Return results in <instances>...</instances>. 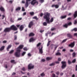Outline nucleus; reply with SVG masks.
<instances>
[{"label": "nucleus", "mask_w": 77, "mask_h": 77, "mask_svg": "<svg viewBox=\"0 0 77 77\" xmlns=\"http://www.w3.org/2000/svg\"><path fill=\"white\" fill-rule=\"evenodd\" d=\"M58 46L57 45L56 47H55L54 50H56V48H57Z\"/></svg>", "instance_id": "nucleus-63"}, {"label": "nucleus", "mask_w": 77, "mask_h": 77, "mask_svg": "<svg viewBox=\"0 0 77 77\" xmlns=\"http://www.w3.org/2000/svg\"><path fill=\"white\" fill-rule=\"evenodd\" d=\"M14 50H12L9 52V53H10V54H12L13 53H14Z\"/></svg>", "instance_id": "nucleus-36"}, {"label": "nucleus", "mask_w": 77, "mask_h": 77, "mask_svg": "<svg viewBox=\"0 0 77 77\" xmlns=\"http://www.w3.org/2000/svg\"><path fill=\"white\" fill-rule=\"evenodd\" d=\"M42 62H45V59H42Z\"/></svg>", "instance_id": "nucleus-60"}, {"label": "nucleus", "mask_w": 77, "mask_h": 77, "mask_svg": "<svg viewBox=\"0 0 77 77\" xmlns=\"http://www.w3.org/2000/svg\"><path fill=\"white\" fill-rule=\"evenodd\" d=\"M5 46H2L0 48V51H2V50H3L4 49H5Z\"/></svg>", "instance_id": "nucleus-25"}, {"label": "nucleus", "mask_w": 77, "mask_h": 77, "mask_svg": "<svg viewBox=\"0 0 77 77\" xmlns=\"http://www.w3.org/2000/svg\"><path fill=\"white\" fill-rule=\"evenodd\" d=\"M23 49L25 51H27V48H24Z\"/></svg>", "instance_id": "nucleus-53"}, {"label": "nucleus", "mask_w": 77, "mask_h": 77, "mask_svg": "<svg viewBox=\"0 0 77 77\" xmlns=\"http://www.w3.org/2000/svg\"><path fill=\"white\" fill-rule=\"evenodd\" d=\"M28 56L29 57H31V56H32V54H31L30 53H29L28 54Z\"/></svg>", "instance_id": "nucleus-42"}, {"label": "nucleus", "mask_w": 77, "mask_h": 77, "mask_svg": "<svg viewBox=\"0 0 77 77\" xmlns=\"http://www.w3.org/2000/svg\"><path fill=\"white\" fill-rule=\"evenodd\" d=\"M75 31V32H77V28H74L72 30V31Z\"/></svg>", "instance_id": "nucleus-31"}, {"label": "nucleus", "mask_w": 77, "mask_h": 77, "mask_svg": "<svg viewBox=\"0 0 77 77\" xmlns=\"http://www.w3.org/2000/svg\"><path fill=\"white\" fill-rule=\"evenodd\" d=\"M74 51V50L72 49H70V52H73Z\"/></svg>", "instance_id": "nucleus-59"}, {"label": "nucleus", "mask_w": 77, "mask_h": 77, "mask_svg": "<svg viewBox=\"0 0 77 77\" xmlns=\"http://www.w3.org/2000/svg\"><path fill=\"white\" fill-rule=\"evenodd\" d=\"M48 32H47L45 33V35L46 36H48Z\"/></svg>", "instance_id": "nucleus-61"}, {"label": "nucleus", "mask_w": 77, "mask_h": 77, "mask_svg": "<svg viewBox=\"0 0 77 77\" xmlns=\"http://www.w3.org/2000/svg\"><path fill=\"white\" fill-rule=\"evenodd\" d=\"M11 47H12V45H9L7 48V50L8 51H9V49L11 48Z\"/></svg>", "instance_id": "nucleus-13"}, {"label": "nucleus", "mask_w": 77, "mask_h": 77, "mask_svg": "<svg viewBox=\"0 0 77 77\" xmlns=\"http://www.w3.org/2000/svg\"><path fill=\"white\" fill-rule=\"evenodd\" d=\"M52 59L53 57H48L46 58V60H52Z\"/></svg>", "instance_id": "nucleus-14"}, {"label": "nucleus", "mask_w": 77, "mask_h": 77, "mask_svg": "<svg viewBox=\"0 0 77 77\" xmlns=\"http://www.w3.org/2000/svg\"><path fill=\"white\" fill-rule=\"evenodd\" d=\"M15 44L17 45H19V44H20V43L19 42H16Z\"/></svg>", "instance_id": "nucleus-46"}, {"label": "nucleus", "mask_w": 77, "mask_h": 77, "mask_svg": "<svg viewBox=\"0 0 77 77\" xmlns=\"http://www.w3.org/2000/svg\"><path fill=\"white\" fill-rule=\"evenodd\" d=\"M0 11H2V12H5V9L4 8H3V7H1L0 8Z\"/></svg>", "instance_id": "nucleus-17"}, {"label": "nucleus", "mask_w": 77, "mask_h": 77, "mask_svg": "<svg viewBox=\"0 0 77 77\" xmlns=\"http://www.w3.org/2000/svg\"><path fill=\"white\" fill-rule=\"evenodd\" d=\"M40 16L41 17H42V16H43V14L42 13H41V14H40Z\"/></svg>", "instance_id": "nucleus-57"}, {"label": "nucleus", "mask_w": 77, "mask_h": 77, "mask_svg": "<svg viewBox=\"0 0 77 77\" xmlns=\"http://www.w3.org/2000/svg\"><path fill=\"white\" fill-rule=\"evenodd\" d=\"M52 77H56V75H55V74L53 73L52 74Z\"/></svg>", "instance_id": "nucleus-51"}, {"label": "nucleus", "mask_w": 77, "mask_h": 77, "mask_svg": "<svg viewBox=\"0 0 77 77\" xmlns=\"http://www.w3.org/2000/svg\"><path fill=\"white\" fill-rule=\"evenodd\" d=\"M32 19H35V20H36L37 21L38 20V18L36 16H34V17H33Z\"/></svg>", "instance_id": "nucleus-28"}, {"label": "nucleus", "mask_w": 77, "mask_h": 77, "mask_svg": "<svg viewBox=\"0 0 77 77\" xmlns=\"http://www.w3.org/2000/svg\"><path fill=\"white\" fill-rule=\"evenodd\" d=\"M43 26H47V23L46 22H44L43 23Z\"/></svg>", "instance_id": "nucleus-30"}, {"label": "nucleus", "mask_w": 77, "mask_h": 77, "mask_svg": "<svg viewBox=\"0 0 77 77\" xmlns=\"http://www.w3.org/2000/svg\"><path fill=\"white\" fill-rule=\"evenodd\" d=\"M54 65H55V63H53L51 64H50L49 66H53Z\"/></svg>", "instance_id": "nucleus-41"}, {"label": "nucleus", "mask_w": 77, "mask_h": 77, "mask_svg": "<svg viewBox=\"0 0 77 77\" xmlns=\"http://www.w3.org/2000/svg\"><path fill=\"white\" fill-rule=\"evenodd\" d=\"M36 3H37V5L38 4V2L36 1V0H33L31 3V4L32 5H35Z\"/></svg>", "instance_id": "nucleus-7"}, {"label": "nucleus", "mask_w": 77, "mask_h": 77, "mask_svg": "<svg viewBox=\"0 0 77 77\" xmlns=\"http://www.w3.org/2000/svg\"><path fill=\"white\" fill-rule=\"evenodd\" d=\"M68 24H66L63 25V27H65L66 28H67L68 27Z\"/></svg>", "instance_id": "nucleus-29"}, {"label": "nucleus", "mask_w": 77, "mask_h": 77, "mask_svg": "<svg viewBox=\"0 0 77 77\" xmlns=\"http://www.w3.org/2000/svg\"><path fill=\"white\" fill-rule=\"evenodd\" d=\"M66 18V15H65V16H61V17H60V18L61 19H64L65 18Z\"/></svg>", "instance_id": "nucleus-18"}, {"label": "nucleus", "mask_w": 77, "mask_h": 77, "mask_svg": "<svg viewBox=\"0 0 77 77\" xmlns=\"http://www.w3.org/2000/svg\"><path fill=\"white\" fill-rule=\"evenodd\" d=\"M58 61H61V58H58Z\"/></svg>", "instance_id": "nucleus-56"}, {"label": "nucleus", "mask_w": 77, "mask_h": 77, "mask_svg": "<svg viewBox=\"0 0 77 77\" xmlns=\"http://www.w3.org/2000/svg\"><path fill=\"white\" fill-rule=\"evenodd\" d=\"M71 20V17H69L67 19V20Z\"/></svg>", "instance_id": "nucleus-54"}, {"label": "nucleus", "mask_w": 77, "mask_h": 77, "mask_svg": "<svg viewBox=\"0 0 77 77\" xmlns=\"http://www.w3.org/2000/svg\"><path fill=\"white\" fill-rule=\"evenodd\" d=\"M29 37L33 36H35V34L33 32H31L29 34Z\"/></svg>", "instance_id": "nucleus-15"}, {"label": "nucleus", "mask_w": 77, "mask_h": 77, "mask_svg": "<svg viewBox=\"0 0 77 77\" xmlns=\"http://www.w3.org/2000/svg\"><path fill=\"white\" fill-rule=\"evenodd\" d=\"M7 42V41L6 40H4L3 42V43H6Z\"/></svg>", "instance_id": "nucleus-58"}, {"label": "nucleus", "mask_w": 77, "mask_h": 77, "mask_svg": "<svg viewBox=\"0 0 77 77\" xmlns=\"http://www.w3.org/2000/svg\"><path fill=\"white\" fill-rule=\"evenodd\" d=\"M40 75H41L42 77H43V76H45V74H44V73L43 72Z\"/></svg>", "instance_id": "nucleus-37"}, {"label": "nucleus", "mask_w": 77, "mask_h": 77, "mask_svg": "<svg viewBox=\"0 0 77 77\" xmlns=\"http://www.w3.org/2000/svg\"><path fill=\"white\" fill-rule=\"evenodd\" d=\"M39 52L41 54H42L43 52L42 51V47L41 49L39 50Z\"/></svg>", "instance_id": "nucleus-23"}, {"label": "nucleus", "mask_w": 77, "mask_h": 77, "mask_svg": "<svg viewBox=\"0 0 77 77\" xmlns=\"http://www.w3.org/2000/svg\"><path fill=\"white\" fill-rule=\"evenodd\" d=\"M33 41H34V38L33 37L31 38L29 40V42H33Z\"/></svg>", "instance_id": "nucleus-19"}, {"label": "nucleus", "mask_w": 77, "mask_h": 77, "mask_svg": "<svg viewBox=\"0 0 77 77\" xmlns=\"http://www.w3.org/2000/svg\"><path fill=\"white\" fill-rule=\"evenodd\" d=\"M10 21L11 22V23H14V20L12 19V18H11L10 19Z\"/></svg>", "instance_id": "nucleus-44"}, {"label": "nucleus", "mask_w": 77, "mask_h": 77, "mask_svg": "<svg viewBox=\"0 0 77 77\" xmlns=\"http://www.w3.org/2000/svg\"><path fill=\"white\" fill-rule=\"evenodd\" d=\"M23 47H24V45H20L17 48V50H21V49H23Z\"/></svg>", "instance_id": "nucleus-11"}, {"label": "nucleus", "mask_w": 77, "mask_h": 77, "mask_svg": "<svg viewBox=\"0 0 77 77\" xmlns=\"http://www.w3.org/2000/svg\"><path fill=\"white\" fill-rule=\"evenodd\" d=\"M44 16L43 17V18L45 19L46 20V21L48 24L50 23V22L52 23V22H53L54 20L53 17H52L50 21V14L49 13H45L44 14Z\"/></svg>", "instance_id": "nucleus-1"}, {"label": "nucleus", "mask_w": 77, "mask_h": 77, "mask_svg": "<svg viewBox=\"0 0 77 77\" xmlns=\"http://www.w3.org/2000/svg\"><path fill=\"white\" fill-rule=\"evenodd\" d=\"M40 2L41 3H43L44 2V0H40Z\"/></svg>", "instance_id": "nucleus-50"}, {"label": "nucleus", "mask_w": 77, "mask_h": 77, "mask_svg": "<svg viewBox=\"0 0 77 77\" xmlns=\"http://www.w3.org/2000/svg\"><path fill=\"white\" fill-rule=\"evenodd\" d=\"M33 25H34V23L33 21H31L29 23L28 27L29 28H31Z\"/></svg>", "instance_id": "nucleus-6"}, {"label": "nucleus", "mask_w": 77, "mask_h": 77, "mask_svg": "<svg viewBox=\"0 0 77 77\" xmlns=\"http://www.w3.org/2000/svg\"><path fill=\"white\" fill-rule=\"evenodd\" d=\"M11 31V29H10V28H7L5 29L4 30V32H9Z\"/></svg>", "instance_id": "nucleus-10"}, {"label": "nucleus", "mask_w": 77, "mask_h": 77, "mask_svg": "<svg viewBox=\"0 0 77 77\" xmlns=\"http://www.w3.org/2000/svg\"><path fill=\"white\" fill-rule=\"evenodd\" d=\"M67 36L69 38H72V35L70 33H68L67 34Z\"/></svg>", "instance_id": "nucleus-16"}, {"label": "nucleus", "mask_w": 77, "mask_h": 77, "mask_svg": "<svg viewBox=\"0 0 77 77\" xmlns=\"http://www.w3.org/2000/svg\"><path fill=\"white\" fill-rule=\"evenodd\" d=\"M71 24H72V23H71V22H69L67 24V25H68V26H70V25H71Z\"/></svg>", "instance_id": "nucleus-47"}, {"label": "nucleus", "mask_w": 77, "mask_h": 77, "mask_svg": "<svg viewBox=\"0 0 77 77\" xmlns=\"http://www.w3.org/2000/svg\"><path fill=\"white\" fill-rule=\"evenodd\" d=\"M26 3L25 4V8H27L29 6V2H30L31 0H26Z\"/></svg>", "instance_id": "nucleus-9"}, {"label": "nucleus", "mask_w": 77, "mask_h": 77, "mask_svg": "<svg viewBox=\"0 0 77 77\" xmlns=\"http://www.w3.org/2000/svg\"><path fill=\"white\" fill-rule=\"evenodd\" d=\"M75 68V71H77V65H76Z\"/></svg>", "instance_id": "nucleus-62"}, {"label": "nucleus", "mask_w": 77, "mask_h": 77, "mask_svg": "<svg viewBox=\"0 0 77 77\" xmlns=\"http://www.w3.org/2000/svg\"><path fill=\"white\" fill-rule=\"evenodd\" d=\"M67 41V39H66L63 40L62 42V43H64V42H65Z\"/></svg>", "instance_id": "nucleus-32"}, {"label": "nucleus", "mask_w": 77, "mask_h": 77, "mask_svg": "<svg viewBox=\"0 0 77 77\" xmlns=\"http://www.w3.org/2000/svg\"><path fill=\"white\" fill-rule=\"evenodd\" d=\"M75 45V42H73L69 45V47L73 48Z\"/></svg>", "instance_id": "nucleus-8"}, {"label": "nucleus", "mask_w": 77, "mask_h": 77, "mask_svg": "<svg viewBox=\"0 0 77 77\" xmlns=\"http://www.w3.org/2000/svg\"><path fill=\"white\" fill-rule=\"evenodd\" d=\"M68 63L69 64V65H70V64H71V63H72V62H71V61L69 60H68Z\"/></svg>", "instance_id": "nucleus-33"}, {"label": "nucleus", "mask_w": 77, "mask_h": 77, "mask_svg": "<svg viewBox=\"0 0 77 77\" xmlns=\"http://www.w3.org/2000/svg\"><path fill=\"white\" fill-rule=\"evenodd\" d=\"M34 67L35 66H34V65H32V63H30L28 65V69H29V70H31L32 69H33Z\"/></svg>", "instance_id": "nucleus-4"}, {"label": "nucleus", "mask_w": 77, "mask_h": 77, "mask_svg": "<svg viewBox=\"0 0 77 77\" xmlns=\"http://www.w3.org/2000/svg\"><path fill=\"white\" fill-rule=\"evenodd\" d=\"M26 52H23L21 54L22 56H24L26 54Z\"/></svg>", "instance_id": "nucleus-27"}, {"label": "nucleus", "mask_w": 77, "mask_h": 77, "mask_svg": "<svg viewBox=\"0 0 77 77\" xmlns=\"http://www.w3.org/2000/svg\"><path fill=\"white\" fill-rule=\"evenodd\" d=\"M72 77H75V75L74 74H73L72 75Z\"/></svg>", "instance_id": "nucleus-64"}, {"label": "nucleus", "mask_w": 77, "mask_h": 77, "mask_svg": "<svg viewBox=\"0 0 77 77\" xmlns=\"http://www.w3.org/2000/svg\"><path fill=\"white\" fill-rule=\"evenodd\" d=\"M56 30V28H52L51 29V31H54V30Z\"/></svg>", "instance_id": "nucleus-48"}, {"label": "nucleus", "mask_w": 77, "mask_h": 77, "mask_svg": "<svg viewBox=\"0 0 77 77\" xmlns=\"http://www.w3.org/2000/svg\"><path fill=\"white\" fill-rule=\"evenodd\" d=\"M13 2H14V1L10 0L9 1V3H11V4H12Z\"/></svg>", "instance_id": "nucleus-49"}, {"label": "nucleus", "mask_w": 77, "mask_h": 77, "mask_svg": "<svg viewBox=\"0 0 77 77\" xmlns=\"http://www.w3.org/2000/svg\"><path fill=\"white\" fill-rule=\"evenodd\" d=\"M41 45V43H39L37 45V47H39L40 45Z\"/></svg>", "instance_id": "nucleus-38"}, {"label": "nucleus", "mask_w": 77, "mask_h": 77, "mask_svg": "<svg viewBox=\"0 0 77 77\" xmlns=\"http://www.w3.org/2000/svg\"><path fill=\"white\" fill-rule=\"evenodd\" d=\"M77 12L75 11V14H74L73 16L74 17V18H75L77 17Z\"/></svg>", "instance_id": "nucleus-20"}, {"label": "nucleus", "mask_w": 77, "mask_h": 77, "mask_svg": "<svg viewBox=\"0 0 77 77\" xmlns=\"http://www.w3.org/2000/svg\"><path fill=\"white\" fill-rule=\"evenodd\" d=\"M72 55L73 57H75V55H76V54H75V53L74 52L73 53Z\"/></svg>", "instance_id": "nucleus-35"}, {"label": "nucleus", "mask_w": 77, "mask_h": 77, "mask_svg": "<svg viewBox=\"0 0 77 77\" xmlns=\"http://www.w3.org/2000/svg\"><path fill=\"white\" fill-rule=\"evenodd\" d=\"M21 10V7H18L16 9V11H20Z\"/></svg>", "instance_id": "nucleus-22"}, {"label": "nucleus", "mask_w": 77, "mask_h": 77, "mask_svg": "<svg viewBox=\"0 0 77 77\" xmlns=\"http://www.w3.org/2000/svg\"><path fill=\"white\" fill-rule=\"evenodd\" d=\"M21 70L23 71H26V69L24 67H23L21 68Z\"/></svg>", "instance_id": "nucleus-26"}, {"label": "nucleus", "mask_w": 77, "mask_h": 77, "mask_svg": "<svg viewBox=\"0 0 77 77\" xmlns=\"http://www.w3.org/2000/svg\"><path fill=\"white\" fill-rule=\"evenodd\" d=\"M76 62V59H75L72 60V63H75Z\"/></svg>", "instance_id": "nucleus-34"}, {"label": "nucleus", "mask_w": 77, "mask_h": 77, "mask_svg": "<svg viewBox=\"0 0 77 77\" xmlns=\"http://www.w3.org/2000/svg\"><path fill=\"white\" fill-rule=\"evenodd\" d=\"M61 54H60V53L59 52L57 53L56 54V55L57 56H58L59 55H61Z\"/></svg>", "instance_id": "nucleus-39"}, {"label": "nucleus", "mask_w": 77, "mask_h": 77, "mask_svg": "<svg viewBox=\"0 0 77 77\" xmlns=\"http://www.w3.org/2000/svg\"><path fill=\"white\" fill-rule=\"evenodd\" d=\"M14 40H17V35H15L14 36Z\"/></svg>", "instance_id": "nucleus-40"}, {"label": "nucleus", "mask_w": 77, "mask_h": 77, "mask_svg": "<svg viewBox=\"0 0 77 77\" xmlns=\"http://www.w3.org/2000/svg\"><path fill=\"white\" fill-rule=\"evenodd\" d=\"M23 29H24V27H23V26L22 25L20 26V31H22L23 30Z\"/></svg>", "instance_id": "nucleus-21"}, {"label": "nucleus", "mask_w": 77, "mask_h": 77, "mask_svg": "<svg viewBox=\"0 0 77 77\" xmlns=\"http://www.w3.org/2000/svg\"><path fill=\"white\" fill-rule=\"evenodd\" d=\"M20 52H21V50L17 49V51L14 53V56L16 57H20Z\"/></svg>", "instance_id": "nucleus-2"}, {"label": "nucleus", "mask_w": 77, "mask_h": 77, "mask_svg": "<svg viewBox=\"0 0 77 77\" xmlns=\"http://www.w3.org/2000/svg\"><path fill=\"white\" fill-rule=\"evenodd\" d=\"M10 30H12L14 31H16V30H18V28H17L14 25H12L11 26L10 28Z\"/></svg>", "instance_id": "nucleus-5"}, {"label": "nucleus", "mask_w": 77, "mask_h": 77, "mask_svg": "<svg viewBox=\"0 0 77 77\" xmlns=\"http://www.w3.org/2000/svg\"><path fill=\"white\" fill-rule=\"evenodd\" d=\"M50 42H51V41H50L48 42L47 44V46L48 47V46H49V45H50Z\"/></svg>", "instance_id": "nucleus-43"}, {"label": "nucleus", "mask_w": 77, "mask_h": 77, "mask_svg": "<svg viewBox=\"0 0 77 77\" xmlns=\"http://www.w3.org/2000/svg\"><path fill=\"white\" fill-rule=\"evenodd\" d=\"M11 63H15V60H12L11 61Z\"/></svg>", "instance_id": "nucleus-45"}, {"label": "nucleus", "mask_w": 77, "mask_h": 77, "mask_svg": "<svg viewBox=\"0 0 77 77\" xmlns=\"http://www.w3.org/2000/svg\"><path fill=\"white\" fill-rule=\"evenodd\" d=\"M56 74L57 75H59V72H57L56 73Z\"/></svg>", "instance_id": "nucleus-55"}, {"label": "nucleus", "mask_w": 77, "mask_h": 77, "mask_svg": "<svg viewBox=\"0 0 77 77\" xmlns=\"http://www.w3.org/2000/svg\"><path fill=\"white\" fill-rule=\"evenodd\" d=\"M29 14L31 16H33V15H34V14H35V13H34V12H30Z\"/></svg>", "instance_id": "nucleus-24"}, {"label": "nucleus", "mask_w": 77, "mask_h": 77, "mask_svg": "<svg viewBox=\"0 0 77 77\" xmlns=\"http://www.w3.org/2000/svg\"><path fill=\"white\" fill-rule=\"evenodd\" d=\"M61 63L62 64L61 68L62 69H63L66 67V61H62Z\"/></svg>", "instance_id": "nucleus-3"}, {"label": "nucleus", "mask_w": 77, "mask_h": 77, "mask_svg": "<svg viewBox=\"0 0 77 77\" xmlns=\"http://www.w3.org/2000/svg\"><path fill=\"white\" fill-rule=\"evenodd\" d=\"M52 7L54 8V7H55L56 9H57V8H59V5H52Z\"/></svg>", "instance_id": "nucleus-12"}, {"label": "nucleus", "mask_w": 77, "mask_h": 77, "mask_svg": "<svg viewBox=\"0 0 77 77\" xmlns=\"http://www.w3.org/2000/svg\"><path fill=\"white\" fill-rule=\"evenodd\" d=\"M21 20H22V18H18L17 20L18 21H20Z\"/></svg>", "instance_id": "nucleus-52"}]
</instances>
